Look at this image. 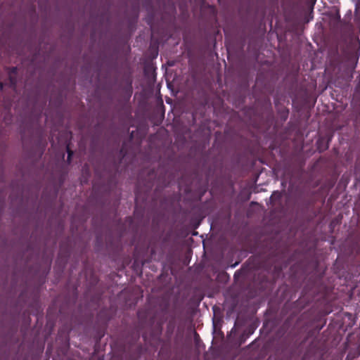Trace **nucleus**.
<instances>
[{"label": "nucleus", "mask_w": 360, "mask_h": 360, "mask_svg": "<svg viewBox=\"0 0 360 360\" xmlns=\"http://www.w3.org/2000/svg\"><path fill=\"white\" fill-rule=\"evenodd\" d=\"M71 153L68 151V158H70Z\"/></svg>", "instance_id": "nucleus-1"}, {"label": "nucleus", "mask_w": 360, "mask_h": 360, "mask_svg": "<svg viewBox=\"0 0 360 360\" xmlns=\"http://www.w3.org/2000/svg\"><path fill=\"white\" fill-rule=\"evenodd\" d=\"M3 88V85L1 84H0V89H2Z\"/></svg>", "instance_id": "nucleus-2"}]
</instances>
